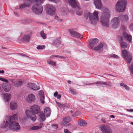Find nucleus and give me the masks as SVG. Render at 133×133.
<instances>
[{
  "mask_svg": "<svg viewBox=\"0 0 133 133\" xmlns=\"http://www.w3.org/2000/svg\"><path fill=\"white\" fill-rule=\"evenodd\" d=\"M76 44L78 45H81V42L79 41H77L76 42Z\"/></svg>",
  "mask_w": 133,
  "mask_h": 133,
  "instance_id": "obj_54",
  "label": "nucleus"
},
{
  "mask_svg": "<svg viewBox=\"0 0 133 133\" xmlns=\"http://www.w3.org/2000/svg\"><path fill=\"white\" fill-rule=\"evenodd\" d=\"M44 0H32V1L37 3L41 4V3Z\"/></svg>",
  "mask_w": 133,
  "mask_h": 133,
  "instance_id": "obj_43",
  "label": "nucleus"
},
{
  "mask_svg": "<svg viewBox=\"0 0 133 133\" xmlns=\"http://www.w3.org/2000/svg\"><path fill=\"white\" fill-rule=\"evenodd\" d=\"M127 111H128L130 112H133V109H127Z\"/></svg>",
  "mask_w": 133,
  "mask_h": 133,
  "instance_id": "obj_57",
  "label": "nucleus"
},
{
  "mask_svg": "<svg viewBox=\"0 0 133 133\" xmlns=\"http://www.w3.org/2000/svg\"><path fill=\"white\" fill-rule=\"evenodd\" d=\"M80 114V112L79 111H77L73 115H72V116L73 117H77V116L78 115Z\"/></svg>",
  "mask_w": 133,
  "mask_h": 133,
  "instance_id": "obj_46",
  "label": "nucleus"
},
{
  "mask_svg": "<svg viewBox=\"0 0 133 133\" xmlns=\"http://www.w3.org/2000/svg\"><path fill=\"white\" fill-rule=\"evenodd\" d=\"M123 36L130 43L131 42L132 37L131 35H128L127 33L124 32L123 33Z\"/></svg>",
  "mask_w": 133,
  "mask_h": 133,
  "instance_id": "obj_25",
  "label": "nucleus"
},
{
  "mask_svg": "<svg viewBox=\"0 0 133 133\" xmlns=\"http://www.w3.org/2000/svg\"><path fill=\"white\" fill-rule=\"evenodd\" d=\"M58 95V92L57 91L55 92L54 94V96L55 97H56V96Z\"/></svg>",
  "mask_w": 133,
  "mask_h": 133,
  "instance_id": "obj_56",
  "label": "nucleus"
},
{
  "mask_svg": "<svg viewBox=\"0 0 133 133\" xmlns=\"http://www.w3.org/2000/svg\"><path fill=\"white\" fill-rule=\"evenodd\" d=\"M60 0H54L53 2L56 3H57L59 2Z\"/></svg>",
  "mask_w": 133,
  "mask_h": 133,
  "instance_id": "obj_53",
  "label": "nucleus"
},
{
  "mask_svg": "<svg viewBox=\"0 0 133 133\" xmlns=\"http://www.w3.org/2000/svg\"><path fill=\"white\" fill-rule=\"evenodd\" d=\"M25 112L28 118L34 122L36 119V115L34 114H38L40 113V107L37 105H34L31 107L30 110H26Z\"/></svg>",
  "mask_w": 133,
  "mask_h": 133,
  "instance_id": "obj_2",
  "label": "nucleus"
},
{
  "mask_svg": "<svg viewBox=\"0 0 133 133\" xmlns=\"http://www.w3.org/2000/svg\"><path fill=\"white\" fill-rule=\"evenodd\" d=\"M129 28L131 31L133 30V23H132L130 25Z\"/></svg>",
  "mask_w": 133,
  "mask_h": 133,
  "instance_id": "obj_47",
  "label": "nucleus"
},
{
  "mask_svg": "<svg viewBox=\"0 0 133 133\" xmlns=\"http://www.w3.org/2000/svg\"><path fill=\"white\" fill-rule=\"evenodd\" d=\"M67 82H68V83L69 84H70L71 83V81L70 80H68L67 81Z\"/></svg>",
  "mask_w": 133,
  "mask_h": 133,
  "instance_id": "obj_63",
  "label": "nucleus"
},
{
  "mask_svg": "<svg viewBox=\"0 0 133 133\" xmlns=\"http://www.w3.org/2000/svg\"><path fill=\"white\" fill-rule=\"evenodd\" d=\"M17 114H14L13 116H11V117L9 116L7 117L6 118L7 119H10V122H11V120H15L17 119Z\"/></svg>",
  "mask_w": 133,
  "mask_h": 133,
  "instance_id": "obj_31",
  "label": "nucleus"
},
{
  "mask_svg": "<svg viewBox=\"0 0 133 133\" xmlns=\"http://www.w3.org/2000/svg\"><path fill=\"white\" fill-rule=\"evenodd\" d=\"M4 70H0V73H1V74H4Z\"/></svg>",
  "mask_w": 133,
  "mask_h": 133,
  "instance_id": "obj_60",
  "label": "nucleus"
},
{
  "mask_svg": "<svg viewBox=\"0 0 133 133\" xmlns=\"http://www.w3.org/2000/svg\"><path fill=\"white\" fill-rule=\"evenodd\" d=\"M52 126L54 128L56 129L58 127V125L57 124H53L52 125Z\"/></svg>",
  "mask_w": 133,
  "mask_h": 133,
  "instance_id": "obj_50",
  "label": "nucleus"
},
{
  "mask_svg": "<svg viewBox=\"0 0 133 133\" xmlns=\"http://www.w3.org/2000/svg\"><path fill=\"white\" fill-rule=\"evenodd\" d=\"M63 121L61 123V125L63 127L66 126V117L64 118L63 120Z\"/></svg>",
  "mask_w": 133,
  "mask_h": 133,
  "instance_id": "obj_34",
  "label": "nucleus"
},
{
  "mask_svg": "<svg viewBox=\"0 0 133 133\" xmlns=\"http://www.w3.org/2000/svg\"><path fill=\"white\" fill-rule=\"evenodd\" d=\"M55 18L59 22H61L62 21L61 19H59V17L58 16H56L55 17Z\"/></svg>",
  "mask_w": 133,
  "mask_h": 133,
  "instance_id": "obj_49",
  "label": "nucleus"
},
{
  "mask_svg": "<svg viewBox=\"0 0 133 133\" xmlns=\"http://www.w3.org/2000/svg\"><path fill=\"white\" fill-rule=\"evenodd\" d=\"M111 23L113 28L115 29L117 28L120 25V17L119 16L114 17L112 19Z\"/></svg>",
  "mask_w": 133,
  "mask_h": 133,
  "instance_id": "obj_9",
  "label": "nucleus"
},
{
  "mask_svg": "<svg viewBox=\"0 0 133 133\" xmlns=\"http://www.w3.org/2000/svg\"><path fill=\"white\" fill-rule=\"evenodd\" d=\"M0 80L6 83H8V81L7 80L1 77H0Z\"/></svg>",
  "mask_w": 133,
  "mask_h": 133,
  "instance_id": "obj_48",
  "label": "nucleus"
},
{
  "mask_svg": "<svg viewBox=\"0 0 133 133\" xmlns=\"http://www.w3.org/2000/svg\"><path fill=\"white\" fill-rule=\"evenodd\" d=\"M122 55L127 63H131L132 59L131 53L126 50H123L122 51Z\"/></svg>",
  "mask_w": 133,
  "mask_h": 133,
  "instance_id": "obj_7",
  "label": "nucleus"
},
{
  "mask_svg": "<svg viewBox=\"0 0 133 133\" xmlns=\"http://www.w3.org/2000/svg\"><path fill=\"white\" fill-rule=\"evenodd\" d=\"M120 86L124 87L125 89L127 90H128L129 89V87L126 84H124V83H121L120 84Z\"/></svg>",
  "mask_w": 133,
  "mask_h": 133,
  "instance_id": "obj_38",
  "label": "nucleus"
},
{
  "mask_svg": "<svg viewBox=\"0 0 133 133\" xmlns=\"http://www.w3.org/2000/svg\"><path fill=\"white\" fill-rule=\"evenodd\" d=\"M9 128L13 131H17L20 129V127L18 123L15 122H12L10 124Z\"/></svg>",
  "mask_w": 133,
  "mask_h": 133,
  "instance_id": "obj_10",
  "label": "nucleus"
},
{
  "mask_svg": "<svg viewBox=\"0 0 133 133\" xmlns=\"http://www.w3.org/2000/svg\"><path fill=\"white\" fill-rule=\"evenodd\" d=\"M87 16L85 14L84 15L85 17L87 18L88 17L90 19L91 23L93 24H96L98 20V12L95 11L93 13L88 12L86 13Z\"/></svg>",
  "mask_w": 133,
  "mask_h": 133,
  "instance_id": "obj_3",
  "label": "nucleus"
},
{
  "mask_svg": "<svg viewBox=\"0 0 133 133\" xmlns=\"http://www.w3.org/2000/svg\"><path fill=\"white\" fill-rule=\"evenodd\" d=\"M98 39L97 38L90 39L89 41V44L91 49H92L93 46L92 45H95L97 44L98 42Z\"/></svg>",
  "mask_w": 133,
  "mask_h": 133,
  "instance_id": "obj_17",
  "label": "nucleus"
},
{
  "mask_svg": "<svg viewBox=\"0 0 133 133\" xmlns=\"http://www.w3.org/2000/svg\"><path fill=\"white\" fill-rule=\"evenodd\" d=\"M104 45V43H100L97 46L92 49L95 50H98L101 49Z\"/></svg>",
  "mask_w": 133,
  "mask_h": 133,
  "instance_id": "obj_27",
  "label": "nucleus"
},
{
  "mask_svg": "<svg viewBox=\"0 0 133 133\" xmlns=\"http://www.w3.org/2000/svg\"><path fill=\"white\" fill-rule=\"evenodd\" d=\"M96 83L97 84V86L101 87L106 86L107 87H109L111 86L107 84L106 82L101 81H98L96 82Z\"/></svg>",
  "mask_w": 133,
  "mask_h": 133,
  "instance_id": "obj_18",
  "label": "nucleus"
},
{
  "mask_svg": "<svg viewBox=\"0 0 133 133\" xmlns=\"http://www.w3.org/2000/svg\"><path fill=\"white\" fill-rule=\"evenodd\" d=\"M68 2L71 6L73 8H76V14L77 15H81L82 13V11L80 7L79 3L75 0H68Z\"/></svg>",
  "mask_w": 133,
  "mask_h": 133,
  "instance_id": "obj_5",
  "label": "nucleus"
},
{
  "mask_svg": "<svg viewBox=\"0 0 133 133\" xmlns=\"http://www.w3.org/2000/svg\"><path fill=\"white\" fill-rule=\"evenodd\" d=\"M40 34L41 36L43 38L45 39L46 38V34L43 31H41L40 32Z\"/></svg>",
  "mask_w": 133,
  "mask_h": 133,
  "instance_id": "obj_41",
  "label": "nucleus"
},
{
  "mask_svg": "<svg viewBox=\"0 0 133 133\" xmlns=\"http://www.w3.org/2000/svg\"><path fill=\"white\" fill-rule=\"evenodd\" d=\"M110 16V10L108 8H104L99 18L100 22L103 26L107 28L109 27L110 25L109 18Z\"/></svg>",
  "mask_w": 133,
  "mask_h": 133,
  "instance_id": "obj_1",
  "label": "nucleus"
},
{
  "mask_svg": "<svg viewBox=\"0 0 133 133\" xmlns=\"http://www.w3.org/2000/svg\"><path fill=\"white\" fill-rule=\"evenodd\" d=\"M23 82L22 81H16V82L14 83V85L16 87H18L21 86Z\"/></svg>",
  "mask_w": 133,
  "mask_h": 133,
  "instance_id": "obj_33",
  "label": "nucleus"
},
{
  "mask_svg": "<svg viewBox=\"0 0 133 133\" xmlns=\"http://www.w3.org/2000/svg\"><path fill=\"white\" fill-rule=\"evenodd\" d=\"M37 3L34 2V4L32 6V11L37 14H40L42 12L43 8L41 4Z\"/></svg>",
  "mask_w": 133,
  "mask_h": 133,
  "instance_id": "obj_6",
  "label": "nucleus"
},
{
  "mask_svg": "<svg viewBox=\"0 0 133 133\" xmlns=\"http://www.w3.org/2000/svg\"><path fill=\"white\" fill-rule=\"evenodd\" d=\"M60 106L63 107H66L65 105L64 104H61L60 105Z\"/></svg>",
  "mask_w": 133,
  "mask_h": 133,
  "instance_id": "obj_59",
  "label": "nucleus"
},
{
  "mask_svg": "<svg viewBox=\"0 0 133 133\" xmlns=\"http://www.w3.org/2000/svg\"><path fill=\"white\" fill-rule=\"evenodd\" d=\"M56 57L60 58L61 59H65V57L63 56H59V55H52L50 56L51 58H52V57Z\"/></svg>",
  "mask_w": 133,
  "mask_h": 133,
  "instance_id": "obj_40",
  "label": "nucleus"
},
{
  "mask_svg": "<svg viewBox=\"0 0 133 133\" xmlns=\"http://www.w3.org/2000/svg\"><path fill=\"white\" fill-rule=\"evenodd\" d=\"M121 46L123 48H126L127 46V43L125 42H122L121 43Z\"/></svg>",
  "mask_w": 133,
  "mask_h": 133,
  "instance_id": "obj_39",
  "label": "nucleus"
},
{
  "mask_svg": "<svg viewBox=\"0 0 133 133\" xmlns=\"http://www.w3.org/2000/svg\"><path fill=\"white\" fill-rule=\"evenodd\" d=\"M110 117L111 118H114L115 117V116L114 115H111L110 116Z\"/></svg>",
  "mask_w": 133,
  "mask_h": 133,
  "instance_id": "obj_64",
  "label": "nucleus"
},
{
  "mask_svg": "<svg viewBox=\"0 0 133 133\" xmlns=\"http://www.w3.org/2000/svg\"><path fill=\"white\" fill-rule=\"evenodd\" d=\"M39 95V97L40 101L43 104H44L45 103L44 100V95L43 92L42 91H40L38 93Z\"/></svg>",
  "mask_w": 133,
  "mask_h": 133,
  "instance_id": "obj_21",
  "label": "nucleus"
},
{
  "mask_svg": "<svg viewBox=\"0 0 133 133\" xmlns=\"http://www.w3.org/2000/svg\"><path fill=\"white\" fill-rule=\"evenodd\" d=\"M69 31L72 37L76 38H82V35L74 31L73 29L69 30Z\"/></svg>",
  "mask_w": 133,
  "mask_h": 133,
  "instance_id": "obj_12",
  "label": "nucleus"
},
{
  "mask_svg": "<svg viewBox=\"0 0 133 133\" xmlns=\"http://www.w3.org/2000/svg\"><path fill=\"white\" fill-rule=\"evenodd\" d=\"M101 120L104 123H105L106 122L104 118H102L101 119Z\"/></svg>",
  "mask_w": 133,
  "mask_h": 133,
  "instance_id": "obj_55",
  "label": "nucleus"
},
{
  "mask_svg": "<svg viewBox=\"0 0 133 133\" xmlns=\"http://www.w3.org/2000/svg\"><path fill=\"white\" fill-rule=\"evenodd\" d=\"M3 88L6 92H9L11 89V86L10 84L7 83H4L2 86Z\"/></svg>",
  "mask_w": 133,
  "mask_h": 133,
  "instance_id": "obj_19",
  "label": "nucleus"
},
{
  "mask_svg": "<svg viewBox=\"0 0 133 133\" xmlns=\"http://www.w3.org/2000/svg\"><path fill=\"white\" fill-rule=\"evenodd\" d=\"M129 69L131 73L133 74V62L132 63L131 66L130 67Z\"/></svg>",
  "mask_w": 133,
  "mask_h": 133,
  "instance_id": "obj_45",
  "label": "nucleus"
},
{
  "mask_svg": "<svg viewBox=\"0 0 133 133\" xmlns=\"http://www.w3.org/2000/svg\"><path fill=\"white\" fill-rule=\"evenodd\" d=\"M42 127V126H35L32 127L30 129L31 130H34L39 129H41Z\"/></svg>",
  "mask_w": 133,
  "mask_h": 133,
  "instance_id": "obj_36",
  "label": "nucleus"
},
{
  "mask_svg": "<svg viewBox=\"0 0 133 133\" xmlns=\"http://www.w3.org/2000/svg\"><path fill=\"white\" fill-rule=\"evenodd\" d=\"M47 62L48 64L51 65L55 66L56 65V62L52 61L51 60H48Z\"/></svg>",
  "mask_w": 133,
  "mask_h": 133,
  "instance_id": "obj_32",
  "label": "nucleus"
},
{
  "mask_svg": "<svg viewBox=\"0 0 133 133\" xmlns=\"http://www.w3.org/2000/svg\"><path fill=\"white\" fill-rule=\"evenodd\" d=\"M56 97L57 98L59 99L61 97V95L60 94L58 95Z\"/></svg>",
  "mask_w": 133,
  "mask_h": 133,
  "instance_id": "obj_58",
  "label": "nucleus"
},
{
  "mask_svg": "<svg viewBox=\"0 0 133 133\" xmlns=\"http://www.w3.org/2000/svg\"><path fill=\"white\" fill-rule=\"evenodd\" d=\"M56 8L52 4H47L45 6V10L46 13L50 15H53L55 14Z\"/></svg>",
  "mask_w": 133,
  "mask_h": 133,
  "instance_id": "obj_8",
  "label": "nucleus"
},
{
  "mask_svg": "<svg viewBox=\"0 0 133 133\" xmlns=\"http://www.w3.org/2000/svg\"><path fill=\"white\" fill-rule=\"evenodd\" d=\"M31 38V36L29 35H25L22 38L23 40L26 42H29Z\"/></svg>",
  "mask_w": 133,
  "mask_h": 133,
  "instance_id": "obj_30",
  "label": "nucleus"
},
{
  "mask_svg": "<svg viewBox=\"0 0 133 133\" xmlns=\"http://www.w3.org/2000/svg\"><path fill=\"white\" fill-rule=\"evenodd\" d=\"M11 96L10 94L6 93L5 94L4 99L5 102L8 101L11 98Z\"/></svg>",
  "mask_w": 133,
  "mask_h": 133,
  "instance_id": "obj_28",
  "label": "nucleus"
},
{
  "mask_svg": "<svg viewBox=\"0 0 133 133\" xmlns=\"http://www.w3.org/2000/svg\"><path fill=\"white\" fill-rule=\"evenodd\" d=\"M35 99V96L32 94H29L28 98L26 99V101L28 102L31 103L34 101Z\"/></svg>",
  "mask_w": 133,
  "mask_h": 133,
  "instance_id": "obj_16",
  "label": "nucleus"
},
{
  "mask_svg": "<svg viewBox=\"0 0 133 133\" xmlns=\"http://www.w3.org/2000/svg\"><path fill=\"white\" fill-rule=\"evenodd\" d=\"M60 43V42L59 39H55L53 45L57 46L59 45Z\"/></svg>",
  "mask_w": 133,
  "mask_h": 133,
  "instance_id": "obj_35",
  "label": "nucleus"
},
{
  "mask_svg": "<svg viewBox=\"0 0 133 133\" xmlns=\"http://www.w3.org/2000/svg\"><path fill=\"white\" fill-rule=\"evenodd\" d=\"M70 92L73 94L75 95L76 94V92L74 89L72 88L70 89Z\"/></svg>",
  "mask_w": 133,
  "mask_h": 133,
  "instance_id": "obj_42",
  "label": "nucleus"
},
{
  "mask_svg": "<svg viewBox=\"0 0 133 133\" xmlns=\"http://www.w3.org/2000/svg\"><path fill=\"white\" fill-rule=\"evenodd\" d=\"M27 86L29 88L35 90H38L40 89L39 87H33V86H35V84L34 83H29L27 85Z\"/></svg>",
  "mask_w": 133,
  "mask_h": 133,
  "instance_id": "obj_20",
  "label": "nucleus"
},
{
  "mask_svg": "<svg viewBox=\"0 0 133 133\" xmlns=\"http://www.w3.org/2000/svg\"><path fill=\"white\" fill-rule=\"evenodd\" d=\"M78 124L82 126H85L87 124L86 122L83 120H79L78 121Z\"/></svg>",
  "mask_w": 133,
  "mask_h": 133,
  "instance_id": "obj_29",
  "label": "nucleus"
},
{
  "mask_svg": "<svg viewBox=\"0 0 133 133\" xmlns=\"http://www.w3.org/2000/svg\"><path fill=\"white\" fill-rule=\"evenodd\" d=\"M10 81L12 83H13L14 84V83L16 82V81H15L14 80L12 79H10Z\"/></svg>",
  "mask_w": 133,
  "mask_h": 133,
  "instance_id": "obj_51",
  "label": "nucleus"
},
{
  "mask_svg": "<svg viewBox=\"0 0 133 133\" xmlns=\"http://www.w3.org/2000/svg\"><path fill=\"white\" fill-rule=\"evenodd\" d=\"M44 114L46 117H49L51 114L50 109L48 107L45 108L44 110Z\"/></svg>",
  "mask_w": 133,
  "mask_h": 133,
  "instance_id": "obj_22",
  "label": "nucleus"
},
{
  "mask_svg": "<svg viewBox=\"0 0 133 133\" xmlns=\"http://www.w3.org/2000/svg\"><path fill=\"white\" fill-rule=\"evenodd\" d=\"M14 13L15 15L17 16H18V14L16 12H14Z\"/></svg>",
  "mask_w": 133,
  "mask_h": 133,
  "instance_id": "obj_61",
  "label": "nucleus"
},
{
  "mask_svg": "<svg viewBox=\"0 0 133 133\" xmlns=\"http://www.w3.org/2000/svg\"><path fill=\"white\" fill-rule=\"evenodd\" d=\"M94 4L96 9H100L102 6L101 0H94Z\"/></svg>",
  "mask_w": 133,
  "mask_h": 133,
  "instance_id": "obj_14",
  "label": "nucleus"
},
{
  "mask_svg": "<svg viewBox=\"0 0 133 133\" xmlns=\"http://www.w3.org/2000/svg\"><path fill=\"white\" fill-rule=\"evenodd\" d=\"M10 107L11 109L14 110H15L17 108V103L14 102H11L10 104Z\"/></svg>",
  "mask_w": 133,
  "mask_h": 133,
  "instance_id": "obj_23",
  "label": "nucleus"
},
{
  "mask_svg": "<svg viewBox=\"0 0 133 133\" xmlns=\"http://www.w3.org/2000/svg\"><path fill=\"white\" fill-rule=\"evenodd\" d=\"M120 17V19L123 22L127 21L129 19V17L127 15H121L119 16Z\"/></svg>",
  "mask_w": 133,
  "mask_h": 133,
  "instance_id": "obj_24",
  "label": "nucleus"
},
{
  "mask_svg": "<svg viewBox=\"0 0 133 133\" xmlns=\"http://www.w3.org/2000/svg\"><path fill=\"white\" fill-rule=\"evenodd\" d=\"M45 47L44 45H38L37 47V49H44Z\"/></svg>",
  "mask_w": 133,
  "mask_h": 133,
  "instance_id": "obj_44",
  "label": "nucleus"
},
{
  "mask_svg": "<svg viewBox=\"0 0 133 133\" xmlns=\"http://www.w3.org/2000/svg\"><path fill=\"white\" fill-rule=\"evenodd\" d=\"M101 129L103 133H112L110 128L108 125H104L101 127Z\"/></svg>",
  "mask_w": 133,
  "mask_h": 133,
  "instance_id": "obj_13",
  "label": "nucleus"
},
{
  "mask_svg": "<svg viewBox=\"0 0 133 133\" xmlns=\"http://www.w3.org/2000/svg\"><path fill=\"white\" fill-rule=\"evenodd\" d=\"M31 3V1L30 0H27L23 4H21L19 7L21 9L23 8L26 7H28L30 5Z\"/></svg>",
  "mask_w": 133,
  "mask_h": 133,
  "instance_id": "obj_15",
  "label": "nucleus"
},
{
  "mask_svg": "<svg viewBox=\"0 0 133 133\" xmlns=\"http://www.w3.org/2000/svg\"><path fill=\"white\" fill-rule=\"evenodd\" d=\"M10 119H7L6 118L5 121H4L3 123L1 124V127L2 128H3L6 131H7L9 130L8 128H6L8 127V125L10 122Z\"/></svg>",
  "mask_w": 133,
  "mask_h": 133,
  "instance_id": "obj_11",
  "label": "nucleus"
},
{
  "mask_svg": "<svg viewBox=\"0 0 133 133\" xmlns=\"http://www.w3.org/2000/svg\"><path fill=\"white\" fill-rule=\"evenodd\" d=\"M107 56L109 58L111 57L116 58L117 59H118L119 58V57L118 56L114 54H111L110 55H107Z\"/></svg>",
  "mask_w": 133,
  "mask_h": 133,
  "instance_id": "obj_37",
  "label": "nucleus"
},
{
  "mask_svg": "<svg viewBox=\"0 0 133 133\" xmlns=\"http://www.w3.org/2000/svg\"><path fill=\"white\" fill-rule=\"evenodd\" d=\"M127 4L126 0H119L116 5L115 9L119 12H123L125 10Z\"/></svg>",
  "mask_w": 133,
  "mask_h": 133,
  "instance_id": "obj_4",
  "label": "nucleus"
},
{
  "mask_svg": "<svg viewBox=\"0 0 133 133\" xmlns=\"http://www.w3.org/2000/svg\"><path fill=\"white\" fill-rule=\"evenodd\" d=\"M71 120V119L70 117H67V121L69 122Z\"/></svg>",
  "mask_w": 133,
  "mask_h": 133,
  "instance_id": "obj_52",
  "label": "nucleus"
},
{
  "mask_svg": "<svg viewBox=\"0 0 133 133\" xmlns=\"http://www.w3.org/2000/svg\"><path fill=\"white\" fill-rule=\"evenodd\" d=\"M71 124L69 122L67 121V126H69Z\"/></svg>",
  "mask_w": 133,
  "mask_h": 133,
  "instance_id": "obj_62",
  "label": "nucleus"
},
{
  "mask_svg": "<svg viewBox=\"0 0 133 133\" xmlns=\"http://www.w3.org/2000/svg\"><path fill=\"white\" fill-rule=\"evenodd\" d=\"M40 118L39 119V121L41 122L44 121L45 119V116L43 112H41L38 114Z\"/></svg>",
  "mask_w": 133,
  "mask_h": 133,
  "instance_id": "obj_26",
  "label": "nucleus"
}]
</instances>
